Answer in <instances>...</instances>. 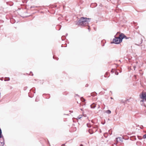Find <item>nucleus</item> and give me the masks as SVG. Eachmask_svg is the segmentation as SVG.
<instances>
[{
  "instance_id": "9",
  "label": "nucleus",
  "mask_w": 146,
  "mask_h": 146,
  "mask_svg": "<svg viewBox=\"0 0 146 146\" xmlns=\"http://www.w3.org/2000/svg\"><path fill=\"white\" fill-rule=\"evenodd\" d=\"M80 100L82 102H84L85 101V100L83 97L81 98Z\"/></svg>"
},
{
  "instance_id": "31",
  "label": "nucleus",
  "mask_w": 146,
  "mask_h": 146,
  "mask_svg": "<svg viewBox=\"0 0 146 146\" xmlns=\"http://www.w3.org/2000/svg\"><path fill=\"white\" fill-rule=\"evenodd\" d=\"M60 18H58V20H59Z\"/></svg>"
},
{
  "instance_id": "3",
  "label": "nucleus",
  "mask_w": 146,
  "mask_h": 146,
  "mask_svg": "<svg viewBox=\"0 0 146 146\" xmlns=\"http://www.w3.org/2000/svg\"><path fill=\"white\" fill-rule=\"evenodd\" d=\"M0 138L2 139L0 140V142L1 143L0 145L2 146H3L4 144V138L3 137L2 135V131L0 128Z\"/></svg>"
},
{
  "instance_id": "1",
  "label": "nucleus",
  "mask_w": 146,
  "mask_h": 146,
  "mask_svg": "<svg viewBox=\"0 0 146 146\" xmlns=\"http://www.w3.org/2000/svg\"><path fill=\"white\" fill-rule=\"evenodd\" d=\"M115 38L113 40V43L115 44H119L122 41L123 38L127 39L126 36L122 33L119 32H117L116 34L114 36Z\"/></svg>"
},
{
  "instance_id": "22",
  "label": "nucleus",
  "mask_w": 146,
  "mask_h": 146,
  "mask_svg": "<svg viewBox=\"0 0 146 146\" xmlns=\"http://www.w3.org/2000/svg\"><path fill=\"white\" fill-rule=\"evenodd\" d=\"M3 78H0V80H3Z\"/></svg>"
},
{
  "instance_id": "2",
  "label": "nucleus",
  "mask_w": 146,
  "mask_h": 146,
  "mask_svg": "<svg viewBox=\"0 0 146 146\" xmlns=\"http://www.w3.org/2000/svg\"><path fill=\"white\" fill-rule=\"evenodd\" d=\"M90 19L86 17H81L77 23V24L80 26H88V22H90Z\"/></svg>"
},
{
  "instance_id": "27",
  "label": "nucleus",
  "mask_w": 146,
  "mask_h": 146,
  "mask_svg": "<svg viewBox=\"0 0 146 146\" xmlns=\"http://www.w3.org/2000/svg\"><path fill=\"white\" fill-rule=\"evenodd\" d=\"M54 57H55L54 56H53V58L55 59V58Z\"/></svg>"
},
{
  "instance_id": "10",
  "label": "nucleus",
  "mask_w": 146,
  "mask_h": 146,
  "mask_svg": "<svg viewBox=\"0 0 146 146\" xmlns=\"http://www.w3.org/2000/svg\"><path fill=\"white\" fill-rule=\"evenodd\" d=\"M106 112L108 114H110L111 113V111L109 110H107Z\"/></svg>"
},
{
  "instance_id": "6",
  "label": "nucleus",
  "mask_w": 146,
  "mask_h": 146,
  "mask_svg": "<svg viewBox=\"0 0 146 146\" xmlns=\"http://www.w3.org/2000/svg\"><path fill=\"white\" fill-rule=\"evenodd\" d=\"M116 139L117 142L120 141L122 142L123 141L122 138L121 137L116 138Z\"/></svg>"
},
{
  "instance_id": "13",
  "label": "nucleus",
  "mask_w": 146,
  "mask_h": 146,
  "mask_svg": "<svg viewBox=\"0 0 146 146\" xmlns=\"http://www.w3.org/2000/svg\"><path fill=\"white\" fill-rule=\"evenodd\" d=\"M87 125L88 127H90V124L89 123H87Z\"/></svg>"
},
{
  "instance_id": "23",
  "label": "nucleus",
  "mask_w": 146,
  "mask_h": 146,
  "mask_svg": "<svg viewBox=\"0 0 146 146\" xmlns=\"http://www.w3.org/2000/svg\"><path fill=\"white\" fill-rule=\"evenodd\" d=\"M88 29H89H89H90V27H89V26H88ZM89 31H90V30H89Z\"/></svg>"
},
{
  "instance_id": "15",
  "label": "nucleus",
  "mask_w": 146,
  "mask_h": 146,
  "mask_svg": "<svg viewBox=\"0 0 146 146\" xmlns=\"http://www.w3.org/2000/svg\"><path fill=\"white\" fill-rule=\"evenodd\" d=\"M7 78L8 79L7 80H5V81H9L10 80V78Z\"/></svg>"
},
{
  "instance_id": "28",
  "label": "nucleus",
  "mask_w": 146,
  "mask_h": 146,
  "mask_svg": "<svg viewBox=\"0 0 146 146\" xmlns=\"http://www.w3.org/2000/svg\"><path fill=\"white\" fill-rule=\"evenodd\" d=\"M80 146H83V145L82 144Z\"/></svg>"
},
{
  "instance_id": "19",
  "label": "nucleus",
  "mask_w": 146,
  "mask_h": 146,
  "mask_svg": "<svg viewBox=\"0 0 146 146\" xmlns=\"http://www.w3.org/2000/svg\"><path fill=\"white\" fill-rule=\"evenodd\" d=\"M90 130H89V133L90 134H92L93 133H92L91 132V131H90Z\"/></svg>"
},
{
  "instance_id": "21",
  "label": "nucleus",
  "mask_w": 146,
  "mask_h": 146,
  "mask_svg": "<svg viewBox=\"0 0 146 146\" xmlns=\"http://www.w3.org/2000/svg\"><path fill=\"white\" fill-rule=\"evenodd\" d=\"M106 134V133H104V136L105 137H107V136H105V135Z\"/></svg>"
},
{
  "instance_id": "12",
  "label": "nucleus",
  "mask_w": 146,
  "mask_h": 146,
  "mask_svg": "<svg viewBox=\"0 0 146 146\" xmlns=\"http://www.w3.org/2000/svg\"><path fill=\"white\" fill-rule=\"evenodd\" d=\"M109 132L110 135H111L112 134V131L111 130H109Z\"/></svg>"
},
{
  "instance_id": "25",
  "label": "nucleus",
  "mask_w": 146,
  "mask_h": 146,
  "mask_svg": "<svg viewBox=\"0 0 146 146\" xmlns=\"http://www.w3.org/2000/svg\"><path fill=\"white\" fill-rule=\"evenodd\" d=\"M64 146V144H63V145H62L61 146Z\"/></svg>"
},
{
  "instance_id": "32",
  "label": "nucleus",
  "mask_w": 146,
  "mask_h": 146,
  "mask_svg": "<svg viewBox=\"0 0 146 146\" xmlns=\"http://www.w3.org/2000/svg\"><path fill=\"white\" fill-rule=\"evenodd\" d=\"M81 110H82V109H81Z\"/></svg>"
},
{
  "instance_id": "30",
  "label": "nucleus",
  "mask_w": 146,
  "mask_h": 146,
  "mask_svg": "<svg viewBox=\"0 0 146 146\" xmlns=\"http://www.w3.org/2000/svg\"><path fill=\"white\" fill-rule=\"evenodd\" d=\"M100 108V106H99L98 107V108Z\"/></svg>"
},
{
  "instance_id": "29",
  "label": "nucleus",
  "mask_w": 146,
  "mask_h": 146,
  "mask_svg": "<svg viewBox=\"0 0 146 146\" xmlns=\"http://www.w3.org/2000/svg\"><path fill=\"white\" fill-rule=\"evenodd\" d=\"M37 100V99L36 98L35 100V101H37V100Z\"/></svg>"
},
{
  "instance_id": "16",
  "label": "nucleus",
  "mask_w": 146,
  "mask_h": 146,
  "mask_svg": "<svg viewBox=\"0 0 146 146\" xmlns=\"http://www.w3.org/2000/svg\"><path fill=\"white\" fill-rule=\"evenodd\" d=\"M82 117V115H80L78 117V119H80Z\"/></svg>"
},
{
  "instance_id": "7",
  "label": "nucleus",
  "mask_w": 146,
  "mask_h": 146,
  "mask_svg": "<svg viewBox=\"0 0 146 146\" xmlns=\"http://www.w3.org/2000/svg\"><path fill=\"white\" fill-rule=\"evenodd\" d=\"M96 105L94 103H93V104H91L90 105L91 108H95L96 107Z\"/></svg>"
},
{
  "instance_id": "5",
  "label": "nucleus",
  "mask_w": 146,
  "mask_h": 146,
  "mask_svg": "<svg viewBox=\"0 0 146 146\" xmlns=\"http://www.w3.org/2000/svg\"><path fill=\"white\" fill-rule=\"evenodd\" d=\"M129 99H126L125 100H120V103L121 104H125L127 103V102H129Z\"/></svg>"
},
{
  "instance_id": "8",
  "label": "nucleus",
  "mask_w": 146,
  "mask_h": 146,
  "mask_svg": "<svg viewBox=\"0 0 146 146\" xmlns=\"http://www.w3.org/2000/svg\"><path fill=\"white\" fill-rule=\"evenodd\" d=\"M96 93L95 92L92 93L91 94V96H94L96 95Z\"/></svg>"
},
{
  "instance_id": "4",
  "label": "nucleus",
  "mask_w": 146,
  "mask_h": 146,
  "mask_svg": "<svg viewBox=\"0 0 146 146\" xmlns=\"http://www.w3.org/2000/svg\"><path fill=\"white\" fill-rule=\"evenodd\" d=\"M140 97L141 99L146 101V92H142L140 95Z\"/></svg>"
},
{
  "instance_id": "26",
  "label": "nucleus",
  "mask_w": 146,
  "mask_h": 146,
  "mask_svg": "<svg viewBox=\"0 0 146 146\" xmlns=\"http://www.w3.org/2000/svg\"><path fill=\"white\" fill-rule=\"evenodd\" d=\"M95 6H96L97 5V4L96 3H95Z\"/></svg>"
},
{
  "instance_id": "33",
  "label": "nucleus",
  "mask_w": 146,
  "mask_h": 146,
  "mask_svg": "<svg viewBox=\"0 0 146 146\" xmlns=\"http://www.w3.org/2000/svg\"><path fill=\"white\" fill-rule=\"evenodd\" d=\"M33 74H32V76H33Z\"/></svg>"
},
{
  "instance_id": "24",
  "label": "nucleus",
  "mask_w": 146,
  "mask_h": 146,
  "mask_svg": "<svg viewBox=\"0 0 146 146\" xmlns=\"http://www.w3.org/2000/svg\"><path fill=\"white\" fill-rule=\"evenodd\" d=\"M56 59V60H58V58H57Z\"/></svg>"
},
{
  "instance_id": "17",
  "label": "nucleus",
  "mask_w": 146,
  "mask_h": 146,
  "mask_svg": "<svg viewBox=\"0 0 146 146\" xmlns=\"http://www.w3.org/2000/svg\"><path fill=\"white\" fill-rule=\"evenodd\" d=\"M108 74V73L107 72H106V74L104 75L105 76V77H107V75Z\"/></svg>"
},
{
  "instance_id": "20",
  "label": "nucleus",
  "mask_w": 146,
  "mask_h": 146,
  "mask_svg": "<svg viewBox=\"0 0 146 146\" xmlns=\"http://www.w3.org/2000/svg\"><path fill=\"white\" fill-rule=\"evenodd\" d=\"M143 127L142 125H141L140 127V128L141 129H143Z\"/></svg>"
},
{
  "instance_id": "11",
  "label": "nucleus",
  "mask_w": 146,
  "mask_h": 146,
  "mask_svg": "<svg viewBox=\"0 0 146 146\" xmlns=\"http://www.w3.org/2000/svg\"><path fill=\"white\" fill-rule=\"evenodd\" d=\"M65 37L64 36H62L61 37V39L62 40H64V38H65Z\"/></svg>"
},
{
  "instance_id": "18",
  "label": "nucleus",
  "mask_w": 146,
  "mask_h": 146,
  "mask_svg": "<svg viewBox=\"0 0 146 146\" xmlns=\"http://www.w3.org/2000/svg\"><path fill=\"white\" fill-rule=\"evenodd\" d=\"M115 74L116 75H117L118 74V72H115Z\"/></svg>"
},
{
  "instance_id": "14",
  "label": "nucleus",
  "mask_w": 146,
  "mask_h": 146,
  "mask_svg": "<svg viewBox=\"0 0 146 146\" xmlns=\"http://www.w3.org/2000/svg\"><path fill=\"white\" fill-rule=\"evenodd\" d=\"M143 138L144 139L146 138V134L143 135Z\"/></svg>"
}]
</instances>
